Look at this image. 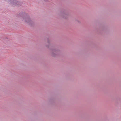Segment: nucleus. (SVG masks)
Returning <instances> with one entry per match:
<instances>
[{
	"label": "nucleus",
	"instance_id": "1",
	"mask_svg": "<svg viewBox=\"0 0 121 121\" xmlns=\"http://www.w3.org/2000/svg\"><path fill=\"white\" fill-rule=\"evenodd\" d=\"M50 39L48 38L47 39V42L48 44H46V47L48 48L51 51L50 54L51 56L54 57H57L60 55L61 50L59 49L55 48V46L52 44H50Z\"/></svg>",
	"mask_w": 121,
	"mask_h": 121
},
{
	"label": "nucleus",
	"instance_id": "2",
	"mask_svg": "<svg viewBox=\"0 0 121 121\" xmlns=\"http://www.w3.org/2000/svg\"><path fill=\"white\" fill-rule=\"evenodd\" d=\"M18 15L19 16H19L22 17L23 19V20L25 23L32 26L34 25L35 22L31 20L30 17L27 13H20Z\"/></svg>",
	"mask_w": 121,
	"mask_h": 121
},
{
	"label": "nucleus",
	"instance_id": "3",
	"mask_svg": "<svg viewBox=\"0 0 121 121\" xmlns=\"http://www.w3.org/2000/svg\"><path fill=\"white\" fill-rule=\"evenodd\" d=\"M58 15L63 18L67 19L69 16L68 10L66 9H62L59 13Z\"/></svg>",
	"mask_w": 121,
	"mask_h": 121
},
{
	"label": "nucleus",
	"instance_id": "4",
	"mask_svg": "<svg viewBox=\"0 0 121 121\" xmlns=\"http://www.w3.org/2000/svg\"><path fill=\"white\" fill-rule=\"evenodd\" d=\"M109 30V27L106 25H102L100 26L97 32L99 33L102 34L103 33L106 32Z\"/></svg>",
	"mask_w": 121,
	"mask_h": 121
},
{
	"label": "nucleus",
	"instance_id": "5",
	"mask_svg": "<svg viewBox=\"0 0 121 121\" xmlns=\"http://www.w3.org/2000/svg\"><path fill=\"white\" fill-rule=\"evenodd\" d=\"M11 5L14 6L16 5L19 6L22 5V3L20 1H17L16 0H5Z\"/></svg>",
	"mask_w": 121,
	"mask_h": 121
},
{
	"label": "nucleus",
	"instance_id": "6",
	"mask_svg": "<svg viewBox=\"0 0 121 121\" xmlns=\"http://www.w3.org/2000/svg\"><path fill=\"white\" fill-rule=\"evenodd\" d=\"M49 102L51 104H53L55 102V99L53 98H51L49 100Z\"/></svg>",
	"mask_w": 121,
	"mask_h": 121
},
{
	"label": "nucleus",
	"instance_id": "7",
	"mask_svg": "<svg viewBox=\"0 0 121 121\" xmlns=\"http://www.w3.org/2000/svg\"><path fill=\"white\" fill-rule=\"evenodd\" d=\"M75 22L79 24H81V23L80 21L78 19H75Z\"/></svg>",
	"mask_w": 121,
	"mask_h": 121
},
{
	"label": "nucleus",
	"instance_id": "8",
	"mask_svg": "<svg viewBox=\"0 0 121 121\" xmlns=\"http://www.w3.org/2000/svg\"><path fill=\"white\" fill-rule=\"evenodd\" d=\"M45 1L47 2H48V0H44Z\"/></svg>",
	"mask_w": 121,
	"mask_h": 121
},
{
	"label": "nucleus",
	"instance_id": "9",
	"mask_svg": "<svg viewBox=\"0 0 121 121\" xmlns=\"http://www.w3.org/2000/svg\"><path fill=\"white\" fill-rule=\"evenodd\" d=\"M38 1H39V2H40V1L39 0H38Z\"/></svg>",
	"mask_w": 121,
	"mask_h": 121
},
{
	"label": "nucleus",
	"instance_id": "10",
	"mask_svg": "<svg viewBox=\"0 0 121 121\" xmlns=\"http://www.w3.org/2000/svg\"><path fill=\"white\" fill-rule=\"evenodd\" d=\"M6 39H8V38H6Z\"/></svg>",
	"mask_w": 121,
	"mask_h": 121
}]
</instances>
